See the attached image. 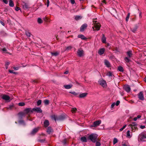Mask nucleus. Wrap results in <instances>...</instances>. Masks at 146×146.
Returning <instances> with one entry per match:
<instances>
[{"label":"nucleus","mask_w":146,"mask_h":146,"mask_svg":"<svg viewBox=\"0 0 146 146\" xmlns=\"http://www.w3.org/2000/svg\"><path fill=\"white\" fill-rule=\"evenodd\" d=\"M51 117L52 119L54 120L56 122V120H58V117L55 115H51Z\"/></svg>","instance_id":"24"},{"label":"nucleus","mask_w":146,"mask_h":146,"mask_svg":"<svg viewBox=\"0 0 146 146\" xmlns=\"http://www.w3.org/2000/svg\"><path fill=\"white\" fill-rule=\"evenodd\" d=\"M96 146H100L101 144L98 141H96Z\"/></svg>","instance_id":"47"},{"label":"nucleus","mask_w":146,"mask_h":146,"mask_svg":"<svg viewBox=\"0 0 146 146\" xmlns=\"http://www.w3.org/2000/svg\"><path fill=\"white\" fill-rule=\"evenodd\" d=\"M124 60L126 62H129L130 61V60L127 57H125L124 58Z\"/></svg>","instance_id":"36"},{"label":"nucleus","mask_w":146,"mask_h":146,"mask_svg":"<svg viewBox=\"0 0 146 146\" xmlns=\"http://www.w3.org/2000/svg\"><path fill=\"white\" fill-rule=\"evenodd\" d=\"M81 17L79 16H77L75 17V19L76 20H78L79 19H81Z\"/></svg>","instance_id":"44"},{"label":"nucleus","mask_w":146,"mask_h":146,"mask_svg":"<svg viewBox=\"0 0 146 146\" xmlns=\"http://www.w3.org/2000/svg\"><path fill=\"white\" fill-rule=\"evenodd\" d=\"M135 124H136L134 122L132 123V124H131L129 125L130 126V127H131L132 129H133V126H134Z\"/></svg>","instance_id":"50"},{"label":"nucleus","mask_w":146,"mask_h":146,"mask_svg":"<svg viewBox=\"0 0 146 146\" xmlns=\"http://www.w3.org/2000/svg\"><path fill=\"white\" fill-rule=\"evenodd\" d=\"M53 131V130L50 127H48L47 130L46 132L48 134H50L51 132Z\"/></svg>","instance_id":"19"},{"label":"nucleus","mask_w":146,"mask_h":146,"mask_svg":"<svg viewBox=\"0 0 146 146\" xmlns=\"http://www.w3.org/2000/svg\"><path fill=\"white\" fill-rule=\"evenodd\" d=\"M138 26L137 25H135L131 28V30L132 31L133 33H135L138 28Z\"/></svg>","instance_id":"10"},{"label":"nucleus","mask_w":146,"mask_h":146,"mask_svg":"<svg viewBox=\"0 0 146 146\" xmlns=\"http://www.w3.org/2000/svg\"><path fill=\"white\" fill-rule=\"evenodd\" d=\"M120 102V101L119 100H118L116 102L115 104L116 106H118Z\"/></svg>","instance_id":"52"},{"label":"nucleus","mask_w":146,"mask_h":146,"mask_svg":"<svg viewBox=\"0 0 146 146\" xmlns=\"http://www.w3.org/2000/svg\"><path fill=\"white\" fill-rule=\"evenodd\" d=\"M20 9L19 7H16L15 8V9L16 11H18Z\"/></svg>","instance_id":"54"},{"label":"nucleus","mask_w":146,"mask_h":146,"mask_svg":"<svg viewBox=\"0 0 146 146\" xmlns=\"http://www.w3.org/2000/svg\"><path fill=\"white\" fill-rule=\"evenodd\" d=\"M104 63L105 65L108 67H110V64L109 61L108 60H104Z\"/></svg>","instance_id":"17"},{"label":"nucleus","mask_w":146,"mask_h":146,"mask_svg":"<svg viewBox=\"0 0 146 146\" xmlns=\"http://www.w3.org/2000/svg\"><path fill=\"white\" fill-rule=\"evenodd\" d=\"M88 93H80L78 97L80 98H83L86 97Z\"/></svg>","instance_id":"11"},{"label":"nucleus","mask_w":146,"mask_h":146,"mask_svg":"<svg viewBox=\"0 0 146 146\" xmlns=\"http://www.w3.org/2000/svg\"><path fill=\"white\" fill-rule=\"evenodd\" d=\"M41 102H42L41 100H38L37 102V106H39V105H40L41 104Z\"/></svg>","instance_id":"40"},{"label":"nucleus","mask_w":146,"mask_h":146,"mask_svg":"<svg viewBox=\"0 0 146 146\" xmlns=\"http://www.w3.org/2000/svg\"><path fill=\"white\" fill-rule=\"evenodd\" d=\"M3 44L2 43H1L0 44V51H3V52H5L6 53L7 50V49L5 47H4V46H3L2 45H3Z\"/></svg>","instance_id":"8"},{"label":"nucleus","mask_w":146,"mask_h":146,"mask_svg":"<svg viewBox=\"0 0 146 146\" xmlns=\"http://www.w3.org/2000/svg\"><path fill=\"white\" fill-rule=\"evenodd\" d=\"M33 111H35L38 113H42V111L40 108L36 107L32 109Z\"/></svg>","instance_id":"5"},{"label":"nucleus","mask_w":146,"mask_h":146,"mask_svg":"<svg viewBox=\"0 0 146 146\" xmlns=\"http://www.w3.org/2000/svg\"><path fill=\"white\" fill-rule=\"evenodd\" d=\"M98 136L97 134L92 133L88 136V139L90 140L92 142L95 143L97 141Z\"/></svg>","instance_id":"1"},{"label":"nucleus","mask_w":146,"mask_h":146,"mask_svg":"<svg viewBox=\"0 0 146 146\" xmlns=\"http://www.w3.org/2000/svg\"><path fill=\"white\" fill-rule=\"evenodd\" d=\"M127 126L126 125H124L122 128H121L119 129V131H122L123 129H124L125 127H126Z\"/></svg>","instance_id":"45"},{"label":"nucleus","mask_w":146,"mask_h":146,"mask_svg":"<svg viewBox=\"0 0 146 146\" xmlns=\"http://www.w3.org/2000/svg\"><path fill=\"white\" fill-rule=\"evenodd\" d=\"M63 143L64 144H66V139H64L63 141Z\"/></svg>","instance_id":"64"},{"label":"nucleus","mask_w":146,"mask_h":146,"mask_svg":"<svg viewBox=\"0 0 146 146\" xmlns=\"http://www.w3.org/2000/svg\"><path fill=\"white\" fill-rule=\"evenodd\" d=\"M72 46H69L66 47L65 50H68L72 48Z\"/></svg>","instance_id":"35"},{"label":"nucleus","mask_w":146,"mask_h":146,"mask_svg":"<svg viewBox=\"0 0 146 146\" xmlns=\"http://www.w3.org/2000/svg\"><path fill=\"white\" fill-rule=\"evenodd\" d=\"M10 64V63L8 62H5V65L7 66H8L9 64Z\"/></svg>","instance_id":"60"},{"label":"nucleus","mask_w":146,"mask_h":146,"mask_svg":"<svg viewBox=\"0 0 146 146\" xmlns=\"http://www.w3.org/2000/svg\"><path fill=\"white\" fill-rule=\"evenodd\" d=\"M139 137L141 141H144L145 139H146V134L143 133L140 135Z\"/></svg>","instance_id":"6"},{"label":"nucleus","mask_w":146,"mask_h":146,"mask_svg":"<svg viewBox=\"0 0 146 146\" xmlns=\"http://www.w3.org/2000/svg\"><path fill=\"white\" fill-rule=\"evenodd\" d=\"M9 5L11 7H13L14 6V3L12 0H10L9 1Z\"/></svg>","instance_id":"28"},{"label":"nucleus","mask_w":146,"mask_h":146,"mask_svg":"<svg viewBox=\"0 0 146 146\" xmlns=\"http://www.w3.org/2000/svg\"><path fill=\"white\" fill-rule=\"evenodd\" d=\"M95 28L96 29V31H98L100 30L101 25L100 23H97L96 25H94Z\"/></svg>","instance_id":"13"},{"label":"nucleus","mask_w":146,"mask_h":146,"mask_svg":"<svg viewBox=\"0 0 146 146\" xmlns=\"http://www.w3.org/2000/svg\"><path fill=\"white\" fill-rule=\"evenodd\" d=\"M65 118V117L63 115H60L58 117V120H64Z\"/></svg>","instance_id":"26"},{"label":"nucleus","mask_w":146,"mask_h":146,"mask_svg":"<svg viewBox=\"0 0 146 146\" xmlns=\"http://www.w3.org/2000/svg\"><path fill=\"white\" fill-rule=\"evenodd\" d=\"M13 106H14L13 105H10L9 107L7 108V109H8L11 110L13 107Z\"/></svg>","instance_id":"48"},{"label":"nucleus","mask_w":146,"mask_h":146,"mask_svg":"<svg viewBox=\"0 0 146 146\" xmlns=\"http://www.w3.org/2000/svg\"><path fill=\"white\" fill-rule=\"evenodd\" d=\"M2 98L6 101L9 100L10 98V97L7 95H4L2 97Z\"/></svg>","instance_id":"15"},{"label":"nucleus","mask_w":146,"mask_h":146,"mask_svg":"<svg viewBox=\"0 0 146 146\" xmlns=\"http://www.w3.org/2000/svg\"><path fill=\"white\" fill-rule=\"evenodd\" d=\"M25 33H26V35H27V37H30V36H31V34L29 31H26L25 32Z\"/></svg>","instance_id":"34"},{"label":"nucleus","mask_w":146,"mask_h":146,"mask_svg":"<svg viewBox=\"0 0 146 146\" xmlns=\"http://www.w3.org/2000/svg\"><path fill=\"white\" fill-rule=\"evenodd\" d=\"M38 130V129L37 128H34L31 132V134H34L37 132Z\"/></svg>","instance_id":"27"},{"label":"nucleus","mask_w":146,"mask_h":146,"mask_svg":"<svg viewBox=\"0 0 146 146\" xmlns=\"http://www.w3.org/2000/svg\"><path fill=\"white\" fill-rule=\"evenodd\" d=\"M127 55L128 56L129 58H131L132 55V51L131 50L129 51L126 52Z\"/></svg>","instance_id":"23"},{"label":"nucleus","mask_w":146,"mask_h":146,"mask_svg":"<svg viewBox=\"0 0 146 146\" xmlns=\"http://www.w3.org/2000/svg\"><path fill=\"white\" fill-rule=\"evenodd\" d=\"M19 115L21 116H24L25 115V113L24 112H19Z\"/></svg>","instance_id":"43"},{"label":"nucleus","mask_w":146,"mask_h":146,"mask_svg":"<svg viewBox=\"0 0 146 146\" xmlns=\"http://www.w3.org/2000/svg\"><path fill=\"white\" fill-rule=\"evenodd\" d=\"M77 109L76 108H72L71 110V111L72 113H74L76 112Z\"/></svg>","instance_id":"37"},{"label":"nucleus","mask_w":146,"mask_h":146,"mask_svg":"<svg viewBox=\"0 0 146 146\" xmlns=\"http://www.w3.org/2000/svg\"><path fill=\"white\" fill-rule=\"evenodd\" d=\"M19 123H24V121L23 120L19 121Z\"/></svg>","instance_id":"55"},{"label":"nucleus","mask_w":146,"mask_h":146,"mask_svg":"<svg viewBox=\"0 0 146 146\" xmlns=\"http://www.w3.org/2000/svg\"><path fill=\"white\" fill-rule=\"evenodd\" d=\"M37 22L39 24H41L42 23L43 21L41 18H38V19Z\"/></svg>","instance_id":"33"},{"label":"nucleus","mask_w":146,"mask_h":146,"mask_svg":"<svg viewBox=\"0 0 146 146\" xmlns=\"http://www.w3.org/2000/svg\"><path fill=\"white\" fill-rule=\"evenodd\" d=\"M70 93H71L73 94L74 95V96H76L77 95V94L76 92H69Z\"/></svg>","instance_id":"49"},{"label":"nucleus","mask_w":146,"mask_h":146,"mask_svg":"<svg viewBox=\"0 0 146 146\" xmlns=\"http://www.w3.org/2000/svg\"><path fill=\"white\" fill-rule=\"evenodd\" d=\"M140 127L142 129H143L145 128V126L144 125H141L140 126Z\"/></svg>","instance_id":"58"},{"label":"nucleus","mask_w":146,"mask_h":146,"mask_svg":"<svg viewBox=\"0 0 146 146\" xmlns=\"http://www.w3.org/2000/svg\"><path fill=\"white\" fill-rule=\"evenodd\" d=\"M23 7L24 9L25 10H26L29 8L28 5L25 3L23 5Z\"/></svg>","instance_id":"22"},{"label":"nucleus","mask_w":146,"mask_h":146,"mask_svg":"<svg viewBox=\"0 0 146 146\" xmlns=\"http://www.w3.org/2000/svg\"><path fill=\"white\" fill-rule=\"evenodd\" d=\"M51 54L52 56H57L59 54V53L57 52H51Z\"/></svg>","instance_id":"32"},{"label":"nucleus","mask_w":146,"mask_h":146,"mask_svg":"<svg viewBox=\"0 0 146 146\" xmlns=\"http://www.w3.org/2000/svg\"><path fill=\"white\" fill-rule=\"evenodd\" d=\"M71 3L72 4H74L75 3V0H70Z\"/></svg>","instance_id":"56"},{"label":"nucleus","mask_w":146,"mask_h":146,"mask_svg":"<svg viewBox=\"0 0 146 146\" xmlns=\"http://www.w3.org/2000/svg\"><path fill=\"white\" fill-rule=\"evenodd\" d=\"M99 84L103 87H106L107 84L106 81L103 80H99L98 81Z\"/></svg>","instance_id":"3"},{"label":"nucleus","mask_w":146,"mask_h":146,"mask_svg":"<svg viewBox=\"0 0 146 146\" xmlns=\"http://www.w3.org/2000/svg\"><path fill=\"white\" fill-rule=\"evenodd\" d=\"M130 13H128L127 16L126 18V21H128L129 17H130Z\"/></svg>","instance_id":"41"},{"label":"nucleus","mask_w":146,"mask_h":146,"mask_svg":"<svg viewBox=\"0 0 146 146\" xmlns=\"http://www.w3.org/2000/svg\"><path fill=\"white\" fill-rule=\"evenodd\" d=\"M107 75L108 76L110 77L112 76V74L111 72H109L107 73Z\"/></svg>","instance_id":"46"},{"label":"nucleus","mask_w":146,"mask_h":146,"mask_svg":"<svg viewBox=\"0 0 146 146\" xmlns=\"http://www.w3.org/2000/svg\"><path fill=\"white\" fill-rule=\"evenodd\" d=\"M77 52L78 55L79 57H81L83 56L84 53V51L83 50L78 49Z\"/></svg>","instance_id":"9"},{"label":"nucleus","mask_w":146,"mask_h":146,"mask_svg":"<svg viewBox=\"0 0 146 146\" xmlns=\"http://www.w3.org/2000/svg\"><path fill=\"white\" fill-rule=\"evenodd\" d=\"M2 1L5 4H7L8 3V1L7 0H2Z\"/></svg>","instance_id":"53"},{"label":"nucleus","mask_w":146,"mask_h":146,"mask_svg":"<svg viewBox=\"0 0 146 146\" xmlns=\"http://www.w3.org/2000/svg\"><path fill=\"white\" fill-rule=\"evenodd\" d=\"M81 141L83 142H86L87 141L86 137H82L80 138Z\"/></svg>","instance_id":"25"},{"label":"nucleus","mask_w":146,"mask_h":146,"mask_svg":"<svg viewBox=\"0 0 146 146\" xmlns=\"http://www.w3.org/2000/svg\"><path fill=\"white\" fill-rule=\"evenodd\" d=\"M87 27V25L86 24H83L80 28V31L81 32L83 31Z\"/></svg>","instance_id":"12"},{"label":"nucleus","mask_w":146,"mask_h":146,"mask_svg":"<svg viewBox=\"0 0 146 146\" xmlns=\"http://www.w3.org/2000/svg\"><path fill=\"white\" fill-rule=\"evenodd\" d=\"M47 6L48 7L49 5V0H47Z\"/></svg>","instance_id":"57"},{"label":"nucleus","mask_w":146,"mask_h":146,"mask_svg":"<svg viewBox=\"0 0 146 146\" xmlns=\"http://www.w3.org/2000/svg\"><path fill=\"white\" fill-rule=\"evenodd\" d=\"M44 124L45 127H47L49 124L48 121L47 120H46L44 122Z\"/></svg>","instance_id":"20"},{"label":"nucleus","mask_w":146,"mask_h":146,"mask_svg":"<svg viewBox=\"0 0 146 146\" xmlns=\"http://www.w3.org/2000/svg\"><path fill=\"white\" fill-rule=\"evenodd\" d=\"M25 114H29L30 113H33L32 109L31 108H27L25 109L24 111Z\"/></svg>","instance_id":"4"},{"label":"nucleus","mask_w":146,"mask_h":146,"mask_svg":"<svg viewBox=\"0 0 146 146\" xmlns=\"http://www.w3.org/2000/svg\"><path fill=\"white\" fill-rule=\"evenodd\" d=\"M97 21H93V24H94V25H96V24L97 23H98L97 22Z\"/></svg>","instance_id":"61"},{"label":"nucleus","mask_w":146,"mask_h":146,"mask_svg":"<svg viewBox=\"0 0 146 146\" xmlns=\"http://www.w3.org/2000/svg\"><path fill=\"white\" fill-rule=\"evenodd\" d=\"M125 90L127 92H129L131 90V88L128 85L125 86H124Z\"/></svg>","instance_id":"16"},{"label":"nucleus","mask_w":146,"mask_h":146,"mask_svg":"<svg viewBox=\"0 0 146 146\" xmlns=\"http://www.w3.org/2000/svg\"><path fill=\"white\" fill-rule=\"evenodd\" d=\"M138 97L139 100H144V97L143 94V92H141L138 94Z\"/></svg>","instance_id":"7"},{"label":"nucleus","mask_w":146,"mask_h":146,"mask_svg":"<svg viewBox=\"0 0 146 146\" xmlns=\"http://www.w3.org/2000/svg\"><path fill=\"white\" fill-rule=\"evenodd\" d=\"M0 23L3 26H5L4 23L2 21H0Z\"/></svg>","instance_id":"62"},{"label":"nucleus","mask_w":146,"mask_h":146,"mask_svg":"<svg viewBox=\"0 0 146 146\" xmlns=\"http://www.w3.org/2000/svg\"><path fill=\"white\" fill-rule=\"evenodd\" d=\"M102 42L103 43H106V38L104 34H102Z\"/></svg>","instance_id":"18"},{"label":"nucleus","mask_w":146,"mask_h":146,"mask_svg":"<svg viewBox=\"0 0 146 146\" xmlns=\"http://www.w3.org/2000/svg\"><path fill=\"white\" fill-rule=\"evenodd\" d=\"M64 86L66 89H69L72 88V85H64Z\"/></svg>","instance_id":"29"},{"label":"nucleus","mask_w":146,"mask_h":146,"mask_svg":"<svg viewBox=\"0 0 146 146\" xmlns=\"http://www.w3.org/2000/svg\"><path fill=\"white\" fill-rule=\"evenodd\" d=\"M78 38H80L82 39L85 40L87 39V38L83 35H78Z\"/></svg>","instance_id":"21"},{"label":"nucleus","mask_w":146,"mask_h":146,"mask_svg":"<svg viewBox=\"0 0 146 146\" xmlns=\"http://www.w3.org/2000/svg\"><path fill=\"white\" fill-rule=\"evenodd\" d=\"M141 117V116L140 115H138L137 117H136V118H137V119H139Z\"/></svg>","instance_id":"63"},{"label":"nucleus","mask_w":146,"mask_h":146,"mask_svg":"<svg viewBox=\"0 0 146 146\" xmlns=\"http://www.w3.org/2000/svg\"><path fill=\"white\" fill-rule=\"evenodd\" d=\"M43 102L45 105H48L49 104V102L48 100H44Z\"/></svg>","instance_id":"31"},{"label":"nucleus","mask_w":146,"mask_h":146,"mask_svg":"<svg viewBox=\"0 0 146 146\" xmlns=\"http://www.w3.org/2000/svg\"><path fill=\"white\" fill-rule=\"evenodd\" d=\"M117 142V140L116 138H114L113 140V144H115Z\"/></svg>","instance_id":"42"},{"label":"nucleus","mask_w":146,"mask_h":146,"mask_svg":"<svg viewBox=\"0 0 146 146\" xmlns=\"http://www.w3.org/2000/svg\"><path fill=\"white\" fill-rule=\"evenodd\" d=\"M115 105V103L112 104L111 105V108H113Z\"/></svg>","instance_id":"59"},{"label":"nucleus","mask_w":146,"mask_h":146,"mask_svg":"<svg viewBox=\"0 0 146 146\" xmlns=\"http://www.w3.org/2000/svg\"><path fill=\"white\" fill-rule=\"evenodd\" d=\"M45 141V140L44 139H40L38 140V141L40 143L44 142Z\"/></svg>","instance_id":"51"},{"label":"nucleus","mask_w":146,"mask_h":146,"mask_svg":"<svg viewBox=\"0 0 146 146\" xmlns=\"http://www.w3.org/2000/svg\"><path fill=\"white\" fill-rule=\"evenodd\" d=\"M25 103L23 102H20L18 104L19 106H23L25 105Z\"/></svg>","instance_id":"38"},{"label":"nucleus","mask_w":146,"mask_h":146,"mask_svg":"<svg viewBox=\"0 0 146 146\" xmlns=\"http://www.w3.org/2000/svg\"><path fill=\"white\" fill-rule=\"evenodd\" d=\"M101 123V121L100 120H98L94 121L93 124L90 126L91 127H96L99 125Z\"/></svg>","instance_id":"2"},{"label":"nucleus","mask_w":146,"mask_h":146,"mask_svg":"<svg viewBox=\"0 0 146 146\" xmlns=\"http://www.w3.org/2000/svg\"><path fill=\"white\" fill-rule=\"evenodd\" d=\"M105 50V49L104 48H101L99 50L98 53L100 55H102L104 53Z\"/></svg>","instance_id":"14"},{"label":"nucleus","mask_w":146,"mask_h":146,"mask_svg":"<svg viewBox=\"0 0 146 146\" xmlns=\"http://www.w3.org/2000/svg\"><path fill=\"white\" fill-rule=\"evenodd\" d=\"M130 131L129 130H128L127 132V137H131V136L130 135Z\"/></svg>","instance_id":"39"},{"label":"nucleus","mask_w":146,"mask_h":146,"mask_svg":"<svg viewBox=\"0 0 146 146\" xmlns=\"http://www.w3.org/2000/svg\"><path fill=\"white\" fill-rule=\"evenodd\" d=\"M118 70L121 72H123V68L121 66H119L118 68Z\"/></svg>","instance_id":"30"}]
</instances>
